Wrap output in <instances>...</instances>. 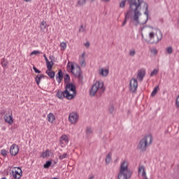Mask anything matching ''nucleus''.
<instances>
[{
	"label": "nucleus",
	"mask_w": 179,
	"mask_h": 179,
	"mask_svg": "<svg viewBox=\"0 0 179 179\" xmlns=\"http://www.w3.org/2000/svg\"><path fill=\"white\" fill-rule=\"evenodd\" d=\"M129 4L130 10H134V20L137 23H139V16H141V12L138 10L139 6L143 3V0H128Z\"/></svg>",
	"instance_id": "obj_1"
},
{
	"label": "nucleus",
	"mask_w": 179,
	"mask_h": 179,
	"mask_svg": "<svg viewBox=\"0 0 179 179\" xmlns=\"http://www.w3.org/2000/svg\"><path fill=\"white\" fill-rule=\"evenodd\" d=\"M152 143H153V136H152V134L145 135L139 141L137 149L140 150V152H146L148 148H149Z\"/></svg>",
	"instance_id": "obj_2"
},
{
	"label": "nucleus",
	"mask_w": 179,
	"mask_h": 179,
	"mask_svg": "<svg viewBox=\"0 0 179 179\" xmlns=\"http://www.w3.org/2000/svg\"><path fill=\"white\" fill-rule=\"evenodd\" d=\"M132 176V171L128 169V162L123 161L120 165L117 179H130Z\"/></svg>",
	"instance_id": "obj_3"
},
{
	"label": "nucleus",
	"mask_w": 179,
	"mask_h": 179,
	"mask_svg": "<svg viewBox=\"0 0 179 179\" xmlns=\"http://www.w3.org/2000/svg\"><path fill=\"white\" fill-rule=\"evenodd\" d=\"M106 90V87H104V83L96 81L92 87L90 94L91 96H96V93L99 92V94H103L104 91Z\"/></svg>",
	"instance_id": "obj_4"
},
{
	"label": "nucleus",
	"mask_w": 179,
	"mask_h": 179,
	"mask_svg": "<svg viewBox=\"0 0 179 179\" xmlns=\"http://www.w3.org/2000/svg\"><path fill=\"white\" fill-rule=\"evenodd\" d=\"M149 38L152 41V44H157L163 39V33L160 29H157L156 32L149 33Z\"/></svg>",
	"instance_id": "obj_5"
},
{
	"label": "nucleus",
	"mask_w": 179,
	"mask_h": 179,
	"mask_svg": "<svg viewBox=\"0 0 179 179\" xmlns=\"http://www.w3.org/2000/svg\"><path fill=\"white\" fill-rule=\"evenodd\" d=\"M56 96L57 99H60L62 100L64 99H66L67 100H72L73 99V95H71V92H66V90L64 91H61V90H58L56 93Z\"/></svg>",
	"instance_id": "obj_6"
},
{
	"label": "nucleus",
	"mask_w": 179,
	"mask_h": 179,
	"mask_svg": "<svg viewBox=\"0 0 179 179\" xmlns=\"http://www.w3.org/2000/svg\"><path fill=\"white\" fill-rule=\"evenodd\" d=\"M66 92H73V94H71V96H73V99H75L76 96V85H73V83H67L65 86Z\"/></svg>",
	"instance_id": "obj_7"
},
{
	"label": "nucleus",
	"mask_w": 179,
	"mask_h": 179,
	"mask_svg": "<svg viewBox=\"0 0 179 179\" xmlns=\"http://www.w3.org/2000/svg\"><path fill=\"white\" fill-rule=\"evenodd\" d=\"M69 121L71 124H76L79 121V114L76 112H72L69 115Z\"/></svg>",
	"instance_id": "obj_8"
},
{
	"label": "nucleus",
	"mask_w": 179,
	"mask_h": 179,
	"mask_svg": "<svg viewBox=\"0 0 179 179\" xmlns=\"http://www.w3.org/2000/svg\"><path fill=\"white\" fill-rule=\"evenodd\" d=\"M136 89H138V80L132 78L130 81V90L133 93H136Z\"/></svg>",
	"instance_id": "obj_9"
},
{
	"label": "nucleus",
	"mask_w": 179,
	"mask_h": 179,
	"mask_svg": "<svg viewBox=\"0 0 179 179\" xmlns=\"http://www.w3.org/2000/svg\"><path fill=\"white\" fill-rule=\"evenodd\" d=\"M10 153L11 156H16L19 153V145L13 144L10 148Z\"/></svg>",
	"instance_id": "obj_10"
},
{
	"label": "nucleus",
	"mask_w": 179,
	"mask_h": 179,
	"mask_svg": "<svg viewBox=\"0 0 179 179\" xmlns=\"http://www.w3.org/2000/svg\"><path fill=\"white\" fill-rule=\"evenodd\" d=\"M15 169H17V170H20V172L17 171H12L13 177L15 179H20L22 177V169L20 167H15Z\"/></svg>",
	"instance_id": "obj_11"
},
{
	"label": "nucleus",
	"mask_w": 179,
	"mask_h": 179,
	"mask_svg": "<svg viewBox=\"0 0 179 179\" xmlns=\"http://www.w3.org/2000/svg\"><path fill=\"white\" fill-rule=\"evenodd\" d=\"M4 120L7 124L12 125V124H13V115H12V113H10V115L6 114L4 116Z\"/></svg>",
	"instance_id": "obj_12"
},
{
	"label": "nucleus",
	"mask_w": 179,
	"mask_h": 179,
	"mask_svg": "<svg viewBox=\"0 0 179 179\" xmlns=\"http://www.w3.org/2000/svg\"><path fill=\"white\" fill-rule=\"evenodd\" d=\"M145 75H146V71H145V69H141L138 71V73L137 75V79H138L140 82H142Z\"/></svg>",
	"instance_id": "obj_13"
},
{
	"label": "nucleus",
	"mask_w": 179,
	"mask_h": 179,
	"mask_svg": "<svg viewBox=\"0 0 179 179\" xmlns=\"http://www.w3.org/2000/svg\"><path fill=\"white\" fill-rule=\"evenodd\" d=\"M76 78H78V79H83V76L82 77V71L80 70V67H78L76 69L73 73Z\"/></svg>",
	"instance_id": "obj_14"
},
{
	"label": "nucleus",
	"mask_w": 179,
	"mask_h": 179,
	"mask_svg": "<svg viewBox=\"0 0 179 179\" xmlns=\"http://www.w3.org/2000/svg\"><path fill=\"white\" fill-rule=\"evenodd\" d=\"M85 54L83 52L79 59V63L82 68H85V66H86V59L85 58Z\"/></svg>",
	"instance_id": "obj_15"
},
{
	"label": "nucleus",
	"mask_w": 179,
	"mask_h": 179,
	"mask_svg": "<svg viewBox=\"0 0 179 179\" xmlns=\"http://www.w3.org/2000/svg\"><path fill=\"white\" fill-rule=\"evenodd\" d=\"M64 143H68V142H69V138H68V136L64 134L60 137L59 139V143L61 145V146H62V145H64Z\"/></svg>",
	"instance_id": "obj_16"
},
{
	"label": "nucleus",
	"mask_w": 179,
	"mask_h": 179,
	"mask_svg": "<svg viewBox=\"0 0 179 179\" xmlns=\"http://www.w3.org/2000/svg\"><path fill=\"white\" fill-rule=\"evenodd\" d=\"M63 79H64V73H62V70H59L57 73L56 80L58 82V83H61Z\"/></svg>",
	"instance_id": "obj_17"
},
{
	"label": "nucleus",
	"mask_w": 179,
	"mask_h": 179,
	"mask_svg": "<svg viewBox=\"0 0 179 179\" xmlns=\"http://www.w3.org/2000/svg\"><path fill=\"white\" fill-rule=\"evenodd\" d=\"M43 78H44L43 74H38L35 77V82L36 83L37 86L40 85V83L41 82V79H43Z\"/></svg>",
	"instance_id": "obj_18"
},
{
	"label": "nucleus",
	"mask_w": 179,
	"mask_h": 179,
	"mask_svg": "<svg viewBox=\"0 0 179 179\" xmlns=\"http://www.w3.org/2000/svg\"><path fill=\"white\" fill-rule=\"evenodd\" d=\"M144 6L145 8V11L144 13V14H145L146 15V20L144 22L146 23V22H148V20L149 19V6L148 5V3H144Z\"/></svg>",
	"instance_id": "obj_19"
},
{
	"label": "nucleus",
	"mask_w": 179,
	"mask_h": 179,
	"mask_svg": "<svg viewBox=\"0 0 179 179\" xmlns=\"http://www.w3.org/2000/svg\"><path fill=\"white\" fill-rule=\"evenodd\" d=\"M48 121L51 124L55 121V115H54V113H50L48 115Z\"/></svg>",
	"instance_id": "obj_20"
},
{
	"label": "nucleus",
	"mask_w": 179,
	"mask_h": 179,
	"mask_svg": "<svg viewBox=\"0 0 179 179\" xmlns=\"http://www.w3.org/2000/svg\"><path fill=\"white\" fill-rule=\"evenodd\" d=\"M40 27H41V31H44L45 30V29H47L48 27V24H47V22H45L44 20L42 21L41 22Z\"/></svg>",
	"instance_id": "obj_21"
},
{
	"label": "nucleus",
	"mask_w": 179,
	"mask_h": 179,
	"mask_svg": "<svg viewBox=\"0 0 179 179\" xmlns=\"http://www.w3.org/2000/svg\"><path fill=\"white\" fill-rule=\"evenodd\" d=\"M45 73L50 78V79H54L55 78V72L51 71V70H46Z\"/></svg>",
	"instance_id": "obj_22"
},
{
	"label": "nucleus",
	"mask_w": 179,
	"mask_h": 179,
	"mask_svg": "<svg viewBox=\"0 0 179 179\" xmlns=\"http://www.w3.org/2000/svg\"><path fill=\"white\" fill-rule=\"evenodd\" d=\"M99 73H100V75H101L102 76H104L106 78V77L108 76L109 71H108V69H101Z\"/></svg>",
	"instance_id": "obj_23"
},
{
	"label": "nucleus",
	"mask_w": 179,
	"mask_h": 179,
	"mask_svg": "<svg viewBox=\"0 0 179 179\" xmlns=\"http://www.w3.org/2000/svg\"><path fill=\"white\" fill-rule=\"evenodd\" d=\"M8 59L5 58L1 59V66H3V68H6L8 66Z\"/></svg>",
	"instance_id": "obj_24"
},
{
	"label": "nucleus",
	"mask_w": 179,
	"mask_h": 179,
	"mask_svg": "<svg viewBox=\"0 0 179 179\" xmlns=\"http://www.w3.org/2000/svg\"><path fill=\"white\" fill-rule=\"evenodd\" d=\"M46 65L48 71H52V66H54V62H46Z\"/></svg>",
	"instance_id": "obj_25"
},
{
	"label": "nucleus",
	"mask_w": 179,
	"mask_h": 179,
	"mask_svg": "<svg viewBox=\"0 0 179 179\" xmlns=\"http://www.w3.org/2000/svg\"><path fill=\"white\" fill-rule=\"evenodd\" d=\"M157 92H159V86H157L154 88L153 91L151 93L152 97H155V96L157 94Z\"/></svg>",
	"instance_id": "obj_26"
},
{
	"label": "nucleus",
	"mask_w": 179,
	"mask_h": 179,
	"mask_svg": "<svg viewBox=\"0 0 179 179\" xmlns=\"http://www.w3.org/2000/svg\"><path fill=\"white\" fill-rule=\"evenodd\" d=\"M41 156L43 157V159L48 157V156H50V150H46L45 152H43Z\"/></svg>",
	"instance_id": "obj_27"
},
{
	"label": "nucleus",
	"mask_w": 179,
	"mask_h": 179,
	"mask_svg": "<svg viewBox=\"0 0 179 179\" xmlns=\"http://www.w3.org/2000/svg\"><path fill=\"white\" fill-rule=\"evenodd\" d=\"M106 163L107 164H110V163H111V153L107 155L106 158Z\"/></svg>",
	"instance_id": "obj_28"
},
{
	"label": "nucleus",
	"mask_w": 179,
	"mask_h": 179,
	"mask_svg": "<svg viewBox=\"0 0 179 179\" xmlns=\"http://www.w3.org/2000/svg\"><path fill=\"white\" fill-rule=\"evenodd\" d=\"M70 80H71V77L69 76V74H66L64 76V84L68 85V83H69Z\"/></svg>",
	"instance_id": "obj_29"
},
{
	"label": "nucleus",
	"mask_w": 179,
	"mask_h": 179,
	"mask_svg": "<svg viewBox=\"0 0 179 179\" xmlns=\"http://www.w3.org/2000/svg\"><path fill=\"white\" fill-rule=\"evenodd\" d=\"M52 164L51 161H47L46 163L43 165L44 169H50V166Z\"/></svg>",
	"instance_id": "obj_30"
},
{
	"label": "nucleus",
	"mask_w": 179,
	"mask_h": 179,
	"mask_svg": "<svg viewBox=\"0 0 179 179\" xmlns=\"http://www.w3.org/2000/svg\"><path fill=\"white\" fill-rule=\"evenodd\" d=\"M159 73V69H155L150 73V76H155V75H157Z\"/></svg>",
	"instance_id": "obj_31"
},
{
	"label": "nucleus",
	"mask_w": 179,
	"mask_h": 179,
	"mask_svg": "<svg viewBox=\"0 0 179 179\" xmlns=\"http://www.w3.org/2000/svg\"><path fill=\"white\" fill-rule=\"evenodd\" d=\"M92 134H93V129H92L90 127H87L86 135L89 136L92 135Z\"/></svg>",
	"instance_id": "obj_32"
},
{
	"label": "nucleus",
	"mask_w": 179,
	"mask_h": 179,
	"mask_svg": "<svg viewBox=\"0 0 179 179\" xmlns=\"http://www.w3.org/2000/svg\"><path fill=\"white\" fill-rule=\"evenodd\" d=\"M135 54H136V51H135V49L130 50L129 52V55L130 57H135Z\"/></svg>",
	"instance_id": "obj_33"
},
{
	"label": "nucleus",
	"mask_w": 179,
	"mask_h": 179,
	"mask_svg": "<svg viewBox=\"0 0 179 179\" xmlns=\"http://www.w3.org/2000/svg\"><path fill=\"white\" fill-rule=\"evenodd\" d=\"M80 33H85L86 31V27L85 25H80V27L79 29Z\"/></svg>",
	"instance_id": "obj_34"
},
{
	"label": "nucleus",
	"mask_w": 179,
	"mask_h": 179,
	"mask_svg": "<svg viewBox=\"0 0 179 179\" xmlns=\"http://www.w3.org/2000/svg\"><path fill=\"white\" fill-rule=\"evenodd\" d=\"M60 47H61L62 50H63V51H65V50H66V43H65V42L61 43Z\"/></svg>",
	"instance_id": "obj_35"
},
{
	"label": "nucleus",
	"mask_w": 179,
	"mask_h": 179,
	"mask_svg": "<svg viewBox=\"0 0 179 179\" xmlns=\"http://www.w3.org/2000/svg\"><path fill=\"white\" fill-rule=\"evenodd\" d=\"M1 155L4 157H6V156H8V151L5 149H3L1 150Z\"/></svg>",
	"instance_id": "obj_36"
},
{
	"label": "nucleus",
	"mask_w": 179,
	"mask_h": 179,
	"mask_svg": "<svg viewBox=\"0 0 179 179\" xmlns=\"http://www.w3.org/2000/svg\"><path fill=\"white\" fill-rule=\"evenodd\" d=\"M68 157L67 153H64L62 155L59 156V160H64V159H66Z\"/></svg>",
	"instance_id": "obj_37"
},
{
	"label": "nucleus",
	"mask_w": 179,
	"mask_h": 179,
	"mask_svg": "<svg viewBox=\"0 0 179 179\" xmlns=\"http://www.w3.org/2000/svg\"><path fill=\"white\" fill-rule=\"evenodd\" d=\"M67 66L70 68V71L73 73L76 69H75V66L73 64L69 65V63H68Z\"/></svg>",
	"instance_id": "obj_38"
},
{
	"label": "nucleus",
	"mask_w": 179,
	"mask_h": 179,
	"mask_svg": "<svg viewBox=\"0 0 179 179\" xmlns=\"http://www.w3.org/2000/svg\"><path fill=\"white\" fill-rule=\"evenodd\" d=\"M166 52H168V54H173V47H168L166 48Z\"/></svg>",
	"instance_id": "obj_39"
},
{
	"label": "nucleus",
	"mask_w": 179,
	"mask_h": 179,
	"mask_svg": "<svg viewBox=\"0 0 179 179\" xmlns=\"http://www.w3.org/2000/svg\"><path fill=\"white\" fill-rule=\"evenodd\" d=\"M86 3V0H78V5L82 6V5H85Z\"/></svg>",
	"instance_id": "obj_40"
},
{
	"label": "nucleus",
	"mask_w": 179,
	"mask_h": 179,
	"mask_svg": "<svg viewBox=\"0 0 179 179\" xmlns=\"http://www.w3.org/2000/svg\"><path fill=\"white\" fill-rule=\"evenodd\" d=\"M150 52L152 55H157V50L156 48L151 49Z\"/></svg>",
	"instance_id": "obj_41"
},
{
	"label": "nucleus",
	"mask_w": 179,
	"mask_h": 179,
	"mask_svg": "<svg viewBox=\"0 0 179 179\" xmlns=\"http://www.w3.org/2000/svg\"><path fill=\"white\" fill-rule=\"evenodd\" d=\"M127 0H123L121 1V3H120V8H125V2Z\"/></svg>",
	"instance_id": "obj_42"
},
{
	"label": "nucleus",
	"mask_w": 179,
	"mask_h": 179,
	"mask_svg": "<svg viewBox=\"0 0 179 179\" xmlns=\"http://www.w3.org/2000/svg\"><path fill=\"white\" fill-rule=\"evenodd\" d=\"M130 15H131V10H128L127 12V13L125 14V18L124 19H127V20L129 19Z\"/></svg>",
	"instance_id": "obj_43"
},
{
	"label": "nucleus",
	"mask_w": 179,
	"mask_h": 179,
	"mask_svg": "<svg viewBox=\"0 0 179 179\" xmlns=\"http://www.w3.org/2000/svg\"><path fill=\"white\" fill-rule=\"evenodd\" d=\"M33 69L36 73H41V71L38 70L36 66H33Z\"/></svg>",
	"instance_id": "obj_44"
},
{
	"label": "nucleus",
	"mask_w": 179,
	"mask_h": 179,
	"mask_svg": "<svg viewBox=\"0 0 179 179\" xmlns=\"http://www.w3.org/2000/svg\"><path fill=\"white\" fill-rule=\"evenodd\" d=\"M37 54H40V51L38 50H34L31 52V55H37Z\"/></svg>",
	"instance_id": "obj_45"
},
{
	"label": "nucleus",
	"mask_w": 179,
	"mask_h": 179,
	"mask_svg": "<svg viewBox=\"0 0 179 179\" xmlns=\"http://www.w3.org/2000/svg\"><path fill=\"white\" fill-rule=\"evenodd\" d=\"M108 111L110 114H113V113H114V106H111L109 109Z\"/></svg>",
	"instance_id": "obj_46"
},
{
	"label": "nucleus",
	"mask_w": 179,
	"mask_h": 179,
	"mask_svg": "<svg viewBox=\"0 0 179 179\" xmlns=\"http://www.w3.org/2000/svg\"><path fill=\"white\" fill-rule=\"evenodd\" d=\"M177 169L178 174L174 178V179H179V164L177 165Z\"/></svg>",
	"instance_id": "obj_47"
},
{
	"label": "nucleus",
	"mask_w": 179,
	"mask_h": 179,
	"mask_svg": "<svg viewBox=\"0 0 179 179\" xmlns=\"http://www.w3.org/2000/svg\"><path fill=\"white\" fill-rule=\"evenodd\" d=\"M85 47H86L87 48H89V47H90V43L87 42V43H85Z\"/></svg>",
	"instance_id": "obj_48"
},
{
	"label": "nucleus",
	"mask_w": 179,
	"mask_h": 179,
	"mask_svg": "<svg viewBox=\"0 0 179 179\" xmlns=\"http://www.w3.org/2000/svg\"><path fill=\"white\" fill-rule=\"evenodd\" d=\"M6 114V111L5 110H1V115H5Z\"/></svg>",
	"instance_id": "obj_49"
},
{
	"label": "nucleus",
	"mask_w": 179,
	"mask_h": 179,
	"mask_svg": "<svg viewBox=\"0 0 179 179\" xmlns=\"http://www.w3.org/2000/svg\"><path fill=\"white\" fill-rule=\"evenodd\" d=\"M43 57L45 59V62H48V58H47V55H43Z\"/></svg>",
	"instance_id": "obj_50"
},
{
	"label": "nucleus",
	"mask_w": 179,
	"mask_h": 179,
	"mask_svg": "<svg viewBox=\"0 0 179 179\" xmlns=\"http://www.w3.org/2000/svg\"><path fill=\"white\" fill-rule=\"evenodd\" d=\"M127 20L126 18H124V20L122 23V26H124L125 24H127Z\"/></svg>",
	"instance_id": "obj_51"
},
{
	"label": "nucleus",
	"mask_w": 179,
	"mask_h": 179,
	"mask_svg": "<svg viewBox=\"0 0 179 179\" xmlns=\"http://www.w3.org/2000/svg\"><path fill=\"white\" fill-rule=\"evenodd\" d=\"M93 178H94V176H93V175H92V176H90V178H89V179H93Z\"/></svg>",
	"instance_id": "obj_52"
},
{
	"label": "nucleus",
	"mask_w": 179,
	"mask_h": 179,
	"mask_svg": "<svg viewBox=\"0 0 179 179\" xmlns=\"http://www.w3.org/2000/svg\"><path fill=\"white\" fill-rule=\"evenodd\" d=\"M103 1V2H110V0H101Z\"/></svg>",
	"instance_id": "obj_53"
},
{
	"label": "nucleus",
	"mask_w": 179,
	"mask_h": 179,
	"mask_svg": "<svg viewBox=\"0 0 179 179\" xmlns=\"http://www.w3.org/2000/svg\"><path fill=\"white\" fill-rule=\"evenodd\" d=\"M92 1V2H94V1H96V0H91Z\"/></svg>",
	"instance_id": "obj_54"
},
{
	"label": "nucleus",
	"mask_w": 179,
	"mask_h": 179,
	"mask_svg": "<svg viewBox=\"0 0 179 179\" xmlns=\"http://www.w3.org/2000/svg\"><path fill=\"white\" fill-rule=\"evenodd\" d=\"M50 59H51V57H50Z\"/></svg>",
	"instance_id": "obj_55"
}]
</instances>
